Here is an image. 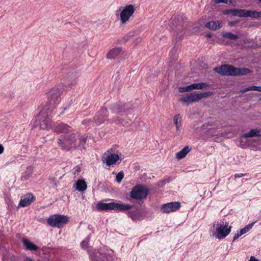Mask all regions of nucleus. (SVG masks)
<instances>
[{"instance_id": "obj_33", "label": "nucleus", "mask_w": 261, "mask_h": 261, "mask_svg": "<svg viewBox=\"0 0 261 261\" xmlns=\"http://www.w3.org/2000/svg\"><path fill=\"white\" fill-rule=\"evenodd\" d=\"M192 90H191V85H188L187 86H186V87H180L179 88V92H187V91H191Z\"/></svg>"}, {"instance_id": "obj_6", "label": "nucleus", "mask_w": 261, "mask_h": 261, "mask_svg": "<svg viewBox=\"0 0 261 261\" xmlns=\"http://www.w3.org/2000/svg\"><path fill=\"white\" fill-rule=\"evenodd\" d=\"M135 11V9L133 5H127L124 8H120L116 11V15L120 16L121 24H125L129 20Z\"/></svg>"}, {"instance_id": "obj_21", "label": "nucleus", "mask_w": 261, "mask_h": 261, "mask_svg": "<svg viewBox=\"0 0 261 261\" xmlns=\"http://www.w3.org/2000/svg\"><path fill=\"white\" fill-rule=\"evenodd\" d=\"M74 186L76 190L80 192H83L87 189V185L86 182L84 179H78Z\"/></svg>"}, {"instance_id": "obj_4", "label": "nucleus", "mask_w": 261, "mask_h": 261, "mask_svg": "<svg viewBox=\"0 0 261 261\" xmlns=\"http://www.w3.org/2000/svg\"><path fill=\"white\" fill-rule=\"evenodd\" d=\"M132 206L128 204H122L117 202L104 203L99 202L96 204V208L98 211H125L129 210Z\"/></svg>"}, {"instance_id": "obj_35", "label": "nucleus", "mask_w": 261, "mask_h": 261, "mask_svg": "<svg viewBox=\"0 0 261 261\" xmlns=\"http://www.w3.org/2000/svg\"><path fill=\"white\" fill-rule=\"evenodd\" d=\"M112 121H113V122H114L115 123H121L123 125H125V123H124L123 121H121L120 120V119L119 118V117H118L114 118L113 119Z\"/></svg>"}, {"instance_id": "obj_9", "label": "nucleus", "mask_w": 261, "mask_h": 261, "mask_svg": "<svg viewBox=\"0 0 261 261\" xmlns=\"http://www.w3.org/2000/svg\"><path fill=\"white\" fill-rule=\"evenodd\" d=\"M149 193V190L145 187L138 185L135 186L130 193L132 198L137 200H141L146 198Z\"/></svg>"}, {"instance_id": "obj_38", "label": "nucleus", "mask_w": 261, "mask_h": 261, "mask_svg": "<svg viewBox=\"0 0 261 261\" xmlns=\"http://www.w3.org/2000/svg\"><path fill=\"white\" fill-rule=\"evenodd\" d=\"M242 235V234L240 233V231H238L237 233H235V234L233 236L232 241H234L238 239L240 237H241Z\"/></svg>"}, {"instance_id": "obj_2", "label": "nucleus", "mask_w": 261, "mask_h": 261, "mask_svg": "<svg viewBox=\"0 0 261 261\" xmlns=\"http://www.w3.org/2000/svg\"><path fill=\"white\" fill-rule=\"evenodd\" d=\"M214 70L221 75L227 76H240L247 75L251 72L250 70L248 68L235 67L227 64L216 67Z\"/></svg>"}, {"instance_id": "obj_22", "label": "nucleus", "mask_w": 261, "mask_h": 261, "mask_svg": "<svg viewBox=\"0 0 261 261\" xmlns=\"http://www.w3.org/2000/svg\"><path fill=\"white\" fill-rule=\"evenodd\" d=\"M247 10L245 9H231L230 10L229 13L233 16H237L240 17H246Z\"/></svg>"}, {"instance_id": "obj_50", "label": "nucleus", "mask_w": 261, "mask_h": 261, "mask_svg": "<svg viewBox=\"0 0 261 261\" xmlns=\"http://www.w3.org/2000/svg\"><path fill=\"white\" fill-rule=\"evenodd\" d=\"M131 218H132V219L133 220H134V217H133L132 216H131Z\"/></svg>"}, {"instance_id": "obj_14", "label": "nucleus", "mask_w": 261, "mask_h": 261, "mask_svg": "<svg viewBox=\"0 0 261 261\" xmlns=\"http://www.w3.org/2000/svg\"><path fill=\"white\" fill-rule=\"evenodd\" d=\"M35 196L31 193H29L21 197L18 207H25L30 205L35 200Z\"/></svg>"}, {"instance_id": "obj_47", "label": "nucleus", "mask_w": 261, "mask_h": 261, "mask_svg": "<svg viewBox=\"0 0 261 261\" xmlns=\"http://www.w3.org/2000/svg\"><path fill=\"white\" fill-rule=\"evenodd\" d=\"M26 259L27 261H33V260L30 257H27Z\"/></svg>"}, {"instance_id": "obj_49", "label": "nucleus", "mask_w": 261, "mask_h": 261, "mask_svg": "<svg viewBox=\"0 0 261 261\" xmlns=\"http://www.w3.org/2000/svg\"><path fill=\"white\" fill-rule=\"evenodd\" d=\"M206 36L208 37H211V35L210 34H208V35H207Z\"/></svg>"}, {"instance_id": "obj_39", "label": "nucleus", "mask_w": 261, "mask_h": 261, "mask_svg": "<svg viewBox=\"0 0 261 261\" xmlns=\"http://www.w3.org/2000/svg\"><path fill=\"white\" fill-rule=\"evenodd\" d=\"M88 243L87 241L84 240L81 242V246L82 248H83L84 249H86L88 247Z\"/></svg>"}, {"instance_id": "obj_13", "label": "nucleus", "mask_w": 261, "mask_h": 261, "mask_svg": "<svg viewBox=\"0 0 261 261\" xmlns=\"http://www.w3.org/2000/svg\"><path fill=\"white\" fill-rule=\"evenodd\" d=\"M180 206L179 202H171L164 204L161 207V211L164 213H170L178 210Z\"/></svg>"}, {"instance_id": "obj_30", "label": "nucleus", "mask_w": 261, "mask_h": 261, "mask_svg": "<svg viewBox=\"0 0 261 261\" xmlns=\"http://www.w3.org/2000/svg\"><path fill=\"white\" fill-rule=\"evenodd\" d=\"M223 37L232 40H235L238 38V36L237 35H234L230 32L224 33L223 34Z\"/></svg>"}, {"instance_id": "obj_5", "label": "nucleus", "mask_w": 261, "mask_h": 261, "mask_svg": "<svg viewBox=\"0 0 261 261\" xmlns=\"http://www.w3.org/2000/svg\"><path fill=\"white\" fill-rule=\"evenodd\" d=\"M212 94L211 92H192L179 98V101L189 105L198 101L203 98H206Z\"/></svg>"}, {"instance_id": "obj_45", "label": "nucleus", "mask_w": 261, "mask_h": 261, "mask_svg": "<svg viewBox=\"0 0 261 261\" xmlns=\"http://www.w3.org/2000/svg\"><path fill=\"white\" fill-rule=\"evenodd\" d=\"M88 228L90 230H92L93 229V227L91 225L89 224L88 226Z\"/></svg>"}, {"instance_id": "obj_48", "label": "nucleus", "mask_w": 261, "mask_h": 261, "mask_svg": "<svg viewBox=\"0 0 261 261\" xmlns=\"http://www.w3.org/2000/svg\"><path fill=\"white\" fill-rule=\"evenodd\" d=\"M80 171V167H77V169L75 171L79 172Z\"/></svg>"}, {"instance_id": "obj_34", "label": "nucleus", "mask_w": 261, "mask_h": 261, "mask_svg": "<svg viewBox=\"0 0 261 261\" xmlns=\"http://www.w3.org/2000/svg\"><path fill=\"white\" fill-rule=\"evenodd\" d=\"M124 177V173L123 171L118 172L116 175V179L118 182H120Z\"/></svg>"}, {"instance_id": "obj_41", "label": "nucleus", "mask_w": 261, "mask_h": 261, "mask_svg": "<svg viewBox=\"0 0 261 261\" xmlns=\"http://www.w3.org/2000/svg\"><path fill=\"white\" fill-rule=\"evenodd\" d=\"M248 261H259V260L258 259L256 258L255 257L252 256L250 257V258Z\"/></svg>"}, {"instance_id": "obj_3", "label": "nucleus", "mask_w": 261, "mask_h": 261, "mask_svg": "<svg viewBox=\"0 0 261 261\" xmlns=\"http://www.w3.org/2000/svg\"><path fill=\"white\" fill-rule=\"evenodd\" d=\"M231 228V226H228V223L224 224L223 222H218L213 224L211 231H212L214 237L219 240H222L229 234Z\"/></svg>"}, {"instance_id": "obj_36", "label": "nucleus", "mask_w": 261, "mask_h": 261, "mask_svg": "<svg viewBox=\"0 0 261 261\" xmlns=\"http://www.w3.org/2000/svg\"><path fill=\"white\" fill-rule=\"evenodd\" d=\"M229 1V4H231L232 3L231 0H215L216 4H220V3H224L228 4Z\"/></svg>"}, {"instance_id": "obj_7", "label": "nucleus", "mask_w": 261, "mask_h": 261, "mask_svg": "<svg viewBox=\"0 0 261 261\" xmlns=\"http://www.w3.org/2000/svg\"><path fill=\"white\" fill-rule=\"evenodd\" d=\"M69 217L67 216L54 215L47 219V224L54 227L61 228L68 222Z\"/></svg>"}, {"instance_id": "obj_42", "label": "nucleus", "mask_w": 261, "mask_h": 261, "mask_svg": "<svg viewBox=\"0 0 261 261\" xmlns=\"http://www.w3.org/2000/svg\"><path fill=\"white\" fill-rule=\"evenodd\" d=\"M4 150V147L2 145L0 144V154L3 153Z\"/></svg>"}, {"instance_id": "obj_24", "label": "nucleus", "mask_w": 261, "mask_h": 261, "mask_svg": "<svg viewBox=\"0 0 261 261\" xmlns=\"http://www.w3.org/2000/svg\"><path fill=\"white\" fill-rule=\"evenodd\" d=\"M191 148L188 146H185L184 148L182 149L180 151L178 152L176 154V158L178 160H180L184 158L187 154L190 152L191 150Z\"/></svg>"}, {"instance_id": "obj_12", "label": "nucleus", "mask_w": 261, "mask_h": 261, "mask_svg": "<svg viewBox=\"0 0 261 261\" xmlns=\"http://www.w3.org/2000/svg\"><path fill=\"white\" fill-rule=\"evenodd\" d=\"M108 117V110L107 108L103 107L97 113L93 118V121L97 125H100L107 120Z\"/></svg>"}, {"instance_id": "obj_16", "label": "nucleus", "mask_w": 261, "mask_h": 261, "mask_svg": "<svg viewBox=\"0 0 261 261\" xmlns=\"http://www.w3.org/2000/svg\"><path fill=\"white\" fill-rule=\"evenodd\" d=\"M70 127L65 123H59L54 128V132L57 134L66 133L70 132Z\"/></svg>"}, {"instance_id": "obj_17", "label": "nucleus", "mask_w": 261, "mask_h": 261, "mask_svg": "<svg viewBox=\"0 0 261 261\" xmlns=\"http://www.w3.org/2000/svg\"><path fill=\"white\" fill-rule=\"evenodd\" d=\"M122 53L121 47H115L112 49L107 55V57L109 59H114L117 58Z\"/></svg>"}, {"instance_id": "obj_1", "label": "nucleus", "mask_w": 261, "mask_h": 261, "mask_svg": "<svg viewBox=\"0 0 261 261\" xmlns=\"http://www.w3.org/2000/svg\"><path fill=\"white\" fill-rule=\"evenodd\" d=\"M87 139V136L72 134L70 135L61 136L58 140V143L63 150H69L72 148L82 150L85 149Z\"/></svg>"}, {"instance_id": "obj_40", "label": "nucleus", "mask_w": 261, "mask_h": 261, "mask_svg": "<svg viewBox=\"0 0 261 261\" xmlns=\"http://www.w3.org/2000/svg\"><path fill=\"white\" fill-rule=\"evenodd\" d=\"M247 175V173H237L234 175V179L237 178L241 177L243 176Z\"/></svg>"}, {"instance_id": "obj_32", "label": "nucleus", "mask_w": 261, "mask_h": 261, "mask_svg": "<svg viewBox=\"0 0 261 261\" xmlns=\"http://www.w3.org/2000/svg\"><path fill=\"white\" fill-rule=\"evenodd\" d=\"M246 17H250L253 18H258V12L256 11L247 10Z\"/></svg>"}, {"instance_id": "obj_28", "label": "nucleus", "mask_w": 261, "mask_h": 261, "mask_svg": "<svg viewBox=\"0 0 261 261\" xmlns=\"http://www.w3.org/2000/svg\"><path fill=\"white\" fill-rule=\"evenodd\" d=\"M250 90H256L259 92H261V86H249L245 89H243L240 90V92L241 93H245L248 91Z\"/></svg>"}, {"instance_id": "obj_11", "label": "nucleus", "mask_w": 261, "mask_h": 261, "mask_svg": "<svg viewBox=\"0 0 261 261\" xmlns=\"http://www.w3.org/2000/svg\"><path fill=\"white\" fill-rule=\"evenodd\" d=\"M102 160L107 166L110 167L116 164L117 161L121 160L118 154L112 153L110 151H108L103 155Z\"/></svg>"}, {"instance_id": "obj_19", "label": "nucleus", "mask_w": 261, "mask_h": 261, "mask_svg": "<svg viewBox=\"0 0 261 261\" xmlns=\"http://www.w3.org/2000/svg\"><path fill=\"white\" fill-rule=\"evenodd\" d=\"M22 242L26 249L28 250L36 251L38 248L35 244L27 239H22Z\"/></svg>"}, {"instance_id": "obj_25", "label": "nucleus", "mask_w": 261, "mask_h": 261, "mask_svg": "<svg viewBox=\"0 0 261 261\" xmlns=\"http://www.w3.org/2000/svg\"><path fill=\"white\" fill-rule=\"evenodd\" d=\"M205 27L213 31L219 29L221 28L220 22L218 21H211L206 23Z\"/></svg>"}, {"instance_id": "obj_43", "label": "nucleus", "mask_w": 261, "mask_h": 261, "mask_svg": "<svg viewBox=\"0 0 261 261\" xmlns=\"http://www.w3.org/2000/svg\"><path fill=\"white\" fill-rule=\"evenodd\" d=\"M91 237V235L90 234L88 236V237L86 238L85 241H87L88 242L90 241V239Z\"/></svg>"}, {"instance_id": "obj_27", "label": "nucleus", "mask_w": 261, "mask_h": 261, "mask_svg": "<svg viewBox=\"0 0 261 261\" xmlns=\"http://www.w3.org/2000/svg\"><path fill=\"white\" fill-rule=\"evenodd\" d=\"M173 123L176 126V130H179L181 126V117L179 114H177L173 117Z\"/></svg>"}, {"instance_id": "obj_51", "label": "nucleus", "mask_w": 261, "mask_h": 261, "mask_svg": "<svg viewBox=\"0 0 261 261\" xmlns=\"http://www.w3.org/2000/svg\"><path fill=\"white\" fill-rule=\"evenodd\" d=\"M63 113V111H62V112H60V114H62Z\"/></svg>"}, {"instance_id": "obj_31", "label": "nucleus", "mask_w": 261, "mask_h": 261, "mask_svg": "<svg viewBox=\"0 0 261 261\" xmlns=\"http://www.w3.org/2000/svg\"><path fill=\"white\" fill-rule=\"evenodd\" d=\"M255 222L250 223V224H248L247 225H246L244 228L241 229L240 230V233L242 234V235H243V234L247 233V232H248L252 228Z\"/></svg>"}, {"instance_id": "obj_18", "label": "nucleus", "mask_w": 261, "mask_h": 261, "mask_svg": "<svg viewBox=\"0 0 261 261\" xmlns=\"http://www.w3.org/2000/svg\"><path fill=\"white\" fill-rule=\"evenodd\" d=\"M254 137H261V130L258 128L252 129L242 135V137L245 138Z\"/></svg>"}, {"instance_id": "obj_23", "label": "nucleus", "mask_w": 261, "mask_h": 261, "mask_svg": "<svg viewBox=\"0 0 261 261\" xmlns=\"http://www.w3.org/2000/svg\"><path fill=\"white\" fill-rule=\"evenodd\" d=\"M33 172V167L29 166L26 168L24 172L22 173L21 179L22 181L28 180L32 176Z\"/></svg>"}, {"instance_id": "obj_52", "label": "nucleus", "mask_w": 261, "mask_h": 261, "mask_svg": "<svg viewBox=\"0 0 261 261\" xmlns=\"http://www.w3.org/2000/svg\"><path fill=\"white\" fill-rule=\"evenodd\" d=\"M260 3H261V0H258Z\"/></svg>"}, {"instance_id": "obj_26", "label": "nucleus", "mask_w": 261, "mask_h": 261, "mask_svg": "<svg viewBox=\"0 0 261 261\" xmlns=\"http://www.w3.org/2000/svg\"><path fill=\"white\" fill-rule=\"evenodd\" d=\"M190 85L192 90L194 89H207L209 87V85L206 83H195Z\"/></svg>"}, {"instance_id": "obj_44", "label": "nucleus", "mask_w": 261, "mask_h": 261, "mask_svg": "<svg viewBox=\"0 0 261 261\" xmlns=\"http://www.w3.org/2000/svg\"><path fill=\"white\" fill-rule=\"evenodd\" d=\"M3 238V233L2 231H0V241L2 240Z\"/></svg>"}, {"instance_id": "obj_15", "label": "nucleus", "mask_w": 261, "mask_h": 261, "mask_svg": "<svg viewBox=\"0 0 261 261\" xmlns=\"http://www.w3.org/2000/svg\"><path fill=\"white\" fill-rule=\"evenodd\" d=\"M111 110L114 113L120 114L127 111L128 108L125 104L114 103L111 105Z\"/></svg>"}, {"instance_id": "obj_29", "label": "nucleus", "mask_w": 261, "mask_h": 261, "mask_svg": "<svg viewBox=\"0 0 261 261\" xmlns=\"http://www.w3.org/2000/svg\"><path fill=\"white\" fill-rule=\"evenodd\" d=\"M175 176H170L167 177H165L159 182L158 185L160 187H163L164 185L169 182L170 181L173 180Z\"/></svg>"}, {"instance_id": "obj_10", "label": "nucleus", "mask_w": 261, "mask_h": 261, "mask_svg": "<svg viewBox=\"0 0 261 261\" xmlns=\"http://www.w3.org/2000/svg\"><path fill=\"white\" fill-rule=\"evenodd\" d=\"M64 90V87L62 85L54 87L50 89L47 93V97L50 105H53L59 101Z\"/></svg>"}, {"instance_id": "obj_20", "label": "nucleus", "mask_w": 261, "mask_h": 261, "mask_svg": "<svg viewBox=\"0 0 261 261\" xmlns=\"http://www.w3.org/2000/svg\"><path fill=\"white\" fill-rule=\"evenodd\" d=\"M110 251L111 252L107 253V256L105 253H99V258L96 257L93 259V261H110L112 259L113 251L112 250Z\"/></svg>"}, {"instance_id": "obj_8", "label": "nucleus", "mask_w": 261, "mask_h": 261, "mask_svg": "<svg viewBox=\"0 0 261 261\" xmlns=\"http://www.w3.org/2000/svg\"><path fill=\"white\" fill-rule=\"evenodd\" d=\"M47 109H44L39 114L37 121L39 124L40 128L45 129H48L51 127V120L50 118V114L46 112Z\"/></svg>"}, {"instance_id": "obj_37", "label": "nucleus", "mask_w": 261, "mask_h": 261, "mask_svg": "<svg viewBox=\"0 0 261 261\" xmlns=\"http://www.w3.org/2000/svg\"><path fill=\"white\" fill-rule=\"evenodd\" d=\"M131 36H132V35L130 34V33L127 34L124 37H123V38H122L121 41L126 42V41H128L129 39V38L131 37Z\"/></svg>"}, {"instance_id": "obj_46", "label": "nucleus", "mask_w": 261, "mask_h": 261, "mask_svg": "<svg viewBox=\"0 0 261 261\" xmlns=\"http://www.w3.org/2000/svg\"><path fill=\"white\" fill-rule=\"evenodd\" d=\"M261 17V11L258 12V18Z\"/></svg>"}]
</instances>
